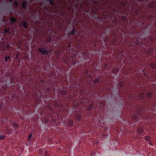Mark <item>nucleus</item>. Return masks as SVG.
<instances>
[{"label":"nucleus","instance_id":"2","mask_svg":"<svg viewBox=\"0 0 156 156\" xmlns=\"http://www.w3.org/2000/svg\"><path fill=\"white\" fill-rule=\"evenodd\" d=\"M22 25L25 28H27L28 26L27 23L26 22H22L20 24V27H22Z\"/></svg>","mask_w":156,"mask_h":156},{"label":"nucleus","instance_id":"12","mask_svg":"<svg viewBox=\"0 0 156 156\" xmlns=\"http://www.w3.org/2000/svg\"><path fill=\"white\" fill-rule=\"evenodd\" d=\"M9 56H6L5 58V61L6 62L10 58Z\"/></svg>","mask_w":156,"mask_h":156},{"label":"nucleus","instance_id":"6","mask_svg":"<svg viewBox=\"0 0 156 156\" xmlns=\"http://www.w3.org/2000/svg\"><path fill=\"white\" fill-rule=\"evenodd\" d=\"M44 156H49L48 152L46 151H44Z\"/></svg>","mask_w":156,"mask_h":156},{"label":"nucleus","instance_id":"19","mask_svg":"<svg viewBox=\"0 0 156 156\" xmlns=\"http://www.w3.org/2000/svg\"><path fill=\"white\" fill-rule=\"evenodd\" d=\"M19 56V54L18 53L16 54V58H18V57Z\"/></svg>","mask_w":156,"mask_h":156},{"label":"nucleus","instance_id":"1","mask_svg":"<svg viewBox=\"0 0 156 156\" xmlns=\"http://www.w3.org/2000/svg\"><path fill=\"white\" fill-rule=\"evenodd\" d=\"M40 52L43 55H46L48 53V50L44 48H39Z\"/></svg>","mask_w":156,"mask_h":156},{"label":"nucleus","instance_id":"13","mask_svg":"<svg viewBox=\"0 0 156 156\" xmlns=\"http://www.w3.org/2000/svg\"><path fill=\"white\" fill-rule=\"evenodd\" d=\"M5 136L3 135H0V139L2 140L4 139L5 138Z\"/></svg>","mask_w":156,"mask_h":156},{"label":"nucleus","instance_id":"4","mask_svg":"<svg viewBox=\"0 0 156 156\" xmlns=\"http://www.w3.org/2000/svg\"><path fill=\"white\" fill-rule=\"evenodd\" d=\"M81 116L79 115H76L75 119L77 121H80L81 119Z\"/></svg>","mask_w":156,"mask_h":156},{"label":"nucleus","instance_id":"24","mask_svg":"<svg viewBox=\"0 0 156 156\" xmlns=\"http://www.w3.org/2000/svg\"><path fill=\"white\" fill-rule=\"evenodd\" d=\"M143 95V94H140V98H141V96H142Z\"/></svg>","mask_w":156,"mask_h":156},{"label":"nucleus","instance_id":"23","mask_svg":"<svg viewBox=\"0 0 156 156\" xmlns=\"http://www.w3.org/2000/svg\"><path fill=\"white\" fill-rule=\"evenodd\" d=\"M115 70H116L117 71H118L119 70V69H118L117 68H116L114 69V71H115Z\"/></svg>","mask_w":156,"mask_h":156},{"label":"nucleus","instance_id":"7","mask_svg":"<svg viewBox=\"0 0 156 156\" xmlns=\"http://www.w3.org/2000/svg\"><path fill=\"white\" fill-rule=\"evenodd\" d=\"M26 3L25 2H23L22 5V7L24 8L26 6Z\"/></svg>","mask_w":156,"mask_h":156},{"label":"nucleus","instance_id":"10","mask_svg":"<svg viewBox=\"0 0 156 156\" xmlns=\"http://www.w3.org/2000/svg\"><path fill=\"white\" fill-rule=\"evenodd\" d=\"M43 150L42 149H40L39 151V153L40 155H42L43 154Z\"/></svg>","mask_w":156,"mask_h":156},{"label":"nucleus","instance_id":"3","mask_svg":"<svg viewBox=\"0 0 156 156\" xmlns=\"http://www.w3.org/2000/svg\"><path fill=\"white\" fill-rule=\"evenodd\" d=\"M144 131L143 129L141 127H139L137 129V132L138 133H139L141 134L143 133Z\"/></svg>","mask_w":156,"mask_h":156},{"label":"nucleus","instance_id":"9","mask_svg":"<svg viewBox=\"0 0 156 156\" xmlns=\"http://www.w3.org/2000/svg\"><path fill=\"white\" fill-rule=\"evenodd\" d=\"M147 97L148 98L151 97V94L149 92H148L147 93Z\"/></svg>","mask_w":156,"mask_h":156},{"label":"nucleus","instance_id":"26","mask_svg":"<svg viewBox=\"0 0 156 156\" xmlns=\"http://www.w3.org/2000/svg\"><path fill=\"white\" fill-rule=\"evenodd\" d=\"M28 140H30V138H29V137H28Z\"/></svg>","mask_w":156,"mask_h":156},{"label":"nucleus","instance_id":"27","mask_svg":"<svg viewBox=\"0 0 156 156\" xmlns=\"http://www.w3.org/2000/svg\"><path fill=\"white\" fill-rule=\"evenodd\" d=\"M10 1H11L12 0H9Z\"/></svg>","mask_w":156,"mask_h":156},{"label":"nucleus","instance_id":"5","mask_svg":"<svg viewBox=\"0 0 156 156\" xmlns=\"http://www.w3.org/2000/svg\"><path fill=\"white\" fill-rule=\"evenodd\" d=\"M10 20L12 23H14L16 20V19L13 17H11Z\"/></svg>","mask_w":156,"mask_h":156},{"label":"nucleus","instance_id":"25","mask_svg":"<svg viewBox=\"0 0 156 156\" xmlns=\"http://www.w3.org/2000/svg\"><path fill=\"white\" fill-rule=\"evenodd\" d=\"M9 47V45H8L6 46V47L7 48H8Z\"/></svg>","mask_w":156,"mask_h":156},{"label":"nucleus","instance_id":"8","mask_svg":"<svg viewBox=\"0 0 156 156\" xmlns=\"http://www.w3.org/2000/svg\"><path fill=\"white\" fill-rule=\"evenodd\" d=\"M68 123L69 126H70L72 125L73 124V121L71 120H69L68 121Z\"/></svg>","mask_w":156,"mask_h":156},{"label":"nucleus","instance_id":"21","mask_svg":"<svg viewBox=\"0 0 156 156\" xmlns=\"http://www.w3.org/2000/svg\"><path fill=\"white\" fill-rule=\"evenodd\" d=\"M32 136V134H30L28 136V137H29V138H30V137H31Z\"/></svg>","mask_w":156,"mask_h":156},{"label":"nucleus","instance_id":"22","mask_svg":"<svg viewBox=\"0 0 156 156\" xmlns=\"http://www.w3.org/2000/svg\"><path fill=\"white\" fill-rule=\"evenodd\" d=\"M15 4L16 6L17 5V2H15Z\"/></svg>","mask_w":156,"mask_h":156},{"label":"nucleus","instance_id":"16","mask_svg":"<svg viewBox=\"0 0 156 156\" xmlns=\"http://www.w3.org/2000/svg\"><path fill=\"white\" fill-rule=\"evenodd\" d=\"M99 81L98 79H96L94 80V82L95 83L98 82Z\"/></svg>","mask_w":156,"mask_h":156},{"label":"nucleus","instance_id":"14","mask_svg":"<svg viewBox=\"0 0 156 156\" xmlns=\"http://www.w3.org/2000/svg\"><path fill=\"white\" fill-rule=\"evenodd\" d=\"M150 139V137L149 136H146L145 137V139L147 140H148Z\"/></svg>","mask_w":156,"mask_h":156},{"label":"nucleus","instance_id":"17","mask_svg":"<svg viewBox=\"0 0 156 156\" xmlns=\"http://www.w3.org/2000/svg\"><path fill=\"white\" fill-rule=\"evenodd\" d=\"M92 107V105H90L89 106V107H88V108H87L88 110H90L91 108Z\"/></svg>","mask_w":156,"mask_h":156},{"label":"nucleus","instance_id":"15","mask_svg":"<svg viewBox=\"0 0 156 156\" xmlns=\"http://www.w3.org/2000/svg\"><path fill=\"white\" fill-rule=\"evenodd\" d=\"M75 32V31L74 30V29H73L71 32L70 33V34L71 35V34H74V32Z\"/></svg>","mask_w":156,"mask_h":156},{"label":"nucleus","instance_id":"11","mask_svg":"<svg viewBox=\"0 0 156 156\" xmlns=\"http://www.w3.org/2000/svg\"><path fill=\"white\" fill-rule=\"evenodd\" d=\"M151 66L152 68H154L155 67V65L153 63H151Z\"/></svg>","mask_w":156,"mask_h":156},{"label":"nucleus","instance_id":"20","mask_svg":"<svg viewBox=\"0 0 156 156\" xmlns=\"http://www.w3.org/2000/svg\"><path fill=\"white\" fill-rule=\"evenodd\" d=\"M51 4L52 5L53 4V2H52V0H49Z\"/></svg>","mask_w":156,"mask_h":156},{"label":"nucleus","instance_id":"18","mask_svg":"<svg viewBox=\"0 0 156 156\" xmlns=\"http://www.w3.org/2000/svg\"><path fill=\"white\" fill-rule=\"evenodd\" d=\"M9 29H5V33L8 32H9Z\"/></svg>","mask_w":156,"mask_h":156}]
</instances>
